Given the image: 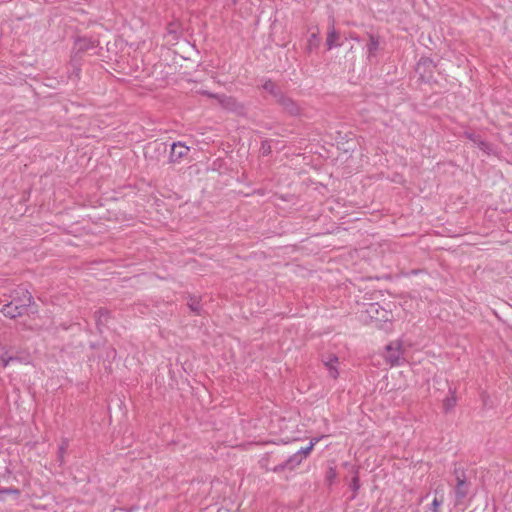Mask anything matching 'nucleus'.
I'll list each match as a JSON object with an SVG mask.
<instances>
[{
    "label": "nucleus",
    "mask_w": 512,
    "mask_h": 512,
    "mask_svg": "<svg viewBox=\"0 0 512 512\" xmlns=\"http://www.w3.org/2000/svg\"><path fill=\"white\" fill-rule=\"evenodd\" d=\"M14 360H16V358H14L12 355H9L7 347L0 345V363L3 365V367H6L10 361Z\"/></svg>",
    "instance_id": "9b49d317"
},
{
    "label": "nucleus",
    "mask_w": 512,
    "mask_h": 512,
    "mask_svg": "<svg viewBox=\"0 0 512 512\" xmlns=\"http://www.w3.org/2000/svg\"><path fill=\"white\" fill-rule=\"evenodd\" d=\"M10 492H17L16 490H11V489H4V490H0V494L2 493H10Z\"/></svg>",
    "instance_id": "393cba45"
},
{
    "label": "nucleus",
    "mask_w": 512,
    "mask_h": 512,
    "mask_svg": "<svg viewBox=\"0 0 512 512\" xmlns=\"http://www.w3.org/2000/svg\"><path fill=\"white\" fill-rule=\"evenodd\" d=\"M189 152V147L185 146L181 142L173 143L171 146V152L169 160L172 163L180 162Z\"/></svg>",
    "instance_id": "39448f33"
},
{
    "label": "nucleus",
    "mask_w": 512,
    "mask_h": 512,
    "mask_svg": "<svg viewBox=\"0 0 512 512\" xmlns=\"http://www.w3.org/2000/svg\"><path fill=\"white\" fill-rule=\"evenodd\" d=\"M263 88H264V90H266L269 93L273 94L275 97L278 96V94L280 93L279 91H276L275 84L273 82H271L270 80L266 81L263 84Z\"/></svg>",
    "instance_id": "2eb2a0df"
},
{
    "label": "nucleus",
    "mask_w": 512,
    "mask_h": 512,
    "mask_svg": "<svg viewBox=\"0 0 512 512\" xmlns=\"http://www.w3.org/2000/svg\"><path fill=\"white\" fill-rule=\"evenodd\" d=\"M189 307L190 309L197 313V314H200L201 313V307H200V304L199 302L195 299V298H191L190 302H189Z\"/></svg>",
    "instance_id": "a211bd4d"
},
{
    "label": "nucleus",
    "mask_w": 512,
    "mask_h": 512,
    "mask_svg": "<svg viewBox=\"0 0 512 512\" xmlns=\"http://www.w3.org/2000/svg\"><path fill=\"white\" fill-rule=\"evenodd\" d=\"M351 486L354 490H357L359 488V478L357 475L353 477Z\"/></svg>",
    "instance_id": "4be33fe9"
},
{
    "label": "nucleus",
    "mask_w": 512,
    "mask_h": 512,
    "mask_svg": "<svg viewBox=\"0 0 512 512\" xmlns=\"http://www.w3.org/2000/svg\"><path fill=\"white\" fill-rule=\"evenodd\" d=\"M24 294V299L21 300V303L19 304L17 301H14V299L3 306L2 313L9 318H15L17 316H21L27 307H29L32 303V296L27 290H21Z\"/></svg>",
    "instance_id": "f257e3e1"
},
{
    "label": "nucleus",
    "mask_w": 512,
    "mask_h": 512,
    "mask_svg": "<svg viewBox=\"0 0 512 512\" xmlns=\"http://www.w3.org/2000/svg\"><path fill=\"white\" fill-rule=\"evenodd\" d=\"M479 148L482 149V150H486L488 148V144L483 142V141H479V144H478Z\"/></svg>",
    "instance_id": "b1692460"
},
{
    "label": "nucleus",
    "mask_w": 512,
    "mask_h": 512,
    "mask_svg": "<svg viewBox=\"0 0 512 512\" xmlns=\"http://www.w3.org/2000/svg\"><path fill=\"white\" fill-rule=\"evenodd\" d=\"M387 355L386 360L392 365H399L400 360L403 358L404 355V348L401 341H394L391 342L386 347Z\"/></svg>",
    "instance_id": "7ed1b4c3"
},
{
    "label": "nucleus",
    "mask_w": 512,
    "mask_h": 512,
    "mask_svg": "<svg viewBox=\"0 0 512 512\" xmlns=\"http://www.w3.org/2000/svg\"><path fill=\"white\" fill-rule=\"evenodd\" d=\"M96 48L95 43L88 38H78L73 47L74 61L82 60L81 54Z\"/></svg>",
    "instance_id": "20e7f679"
},
{
    "label": "nucleus",
    "mask_w": 512,
    "mask_h": 512,
    "mask_svg": "<svg viewBox=\"0 0 512 512\" xmlns=\"http://www.w3.org/2000/svg\"><path fill=\"white\" fill-rule=\"evenodd\" d=\"M340 44V33L335 29L334 24L332 23L327 32L326 37V46L328 49L339 46Z\"/></svg>",
    "instance_id": "0eeeda50"
},
{
    "label": "nucleus",
    "mask_w": 512,
    "mask_h": 512,
    "mask_svg": "<svg viewBox=\"0 0 512 512\" xmlns=\"http://www.w3.org/2000/svg\"><path fill=\"white\" fill-rule=\"evenodd\" d=\"M313 446H314V442H311L308 447L301 448L299 451H297V453H300L302 455V459H304L305 457H307L309 455Z\"/></svg>",
    "instance_id": "6ab92c4d"
},
{
    "label": "nucleus",
    "mask_w": 512,
    "mask_h": 512,
    "mask_svg": "<svg viewBox=\"0 0 512 512\" xmlns=\"http://www.w3.org/2000/svg\"><path fill=\"white\" fill-rule=\"evenodd\" d=\"M380 46L379 37L369 34V43L367 44L368 55L373 56L376 54Z\"/></svg>",
    "instance_id": "9d476101"
},
{
    "label": "nucleus",
    "mask_w": 512,
    "mask_h": 512,
    "mask_svg": "<svg viewBox=\"0 0 512 512\" xmlns=\"http://www.w3.org/2000/svg\"><path fill=\"white\" fill-rule=\"evenodd\" d=\"M320 44V38L318 31H313L310 34V37L307 41V49L312 51L314 48H317Z\"/></svg>",
    "instance_id": "f8f14e48"
},
{
    "label": "nucleus",
    "mask_w": 512,
    "mask_h": 512,
    "mask_svg": "<svg viewBox=\"0 0 512 512\" xmlns=\"http://www.w3.org/2000/svg\"><path fill=\"white\" fill-rule=\"evenodd\" d=\"M68 446H69V442L67 439H63L60 446H59V455H58V458L59 460L62 462L63 461V457H64V454L66 452V450L68 449Z\"/></svg>",
    "instance_id": "dca6fc26"
},
{
    "label": "nucleus",
    "mask_w": 512,
    "mask_h": 512,
    "mask_svg": "<svg viewBox=\"0 0 512 512\" xmlns=\"http://www.w3.org/2000/svg\"><path fill=\"white\" fill-rule=\"evenodd\" d=\"M108 72H109V74L113 75V76H114V77H116L117 79L122 80L120 77L116 76L112 71H108Z\"/></svg>",
    "instance_id": "a878e982"
},
{
    "label": "nucleus",
    "mask_w": 512,
    "mask_h": 512,
    "mask_svg": "<svg viewBox=\"0 0 512 512\" xmlns=\"http://www.w3.org/2000/svg\"><path fill=\"white\" fill-rule=\"evenodd\" d=\"M221 103L228 109H232V107L235 105L234 100L230 97H226L224 100H221Z\"/></svg>",
    "instance_id": "412c9836"
},
{
    "label": "nucleus",
    "mask_w": 512,
    "mask_h": 512,
    "mask_svg": "<svg viewBox=\"0 0 512 512\" xmlns=\"http://www.w3.org/2000/svg\"><path fill=\"white\" fill-rule=\"evenodd\" d=\"M152 148L157 152H165L166 151V145L164 143H157V142L150 143L147 146L146 151H145L146 157L148 156L149 150Z\"/></svg>",
    "instance_id": "ddd939ff"
},
{
    "label": "nucleus",
    "mask_w": 512,
    "mask_h": 512,
    "mask_svg": "<svg viewBox=\"0 0 512 512\" xmlns=\"http://www.w3.org/2000/svg\"><path fill=\"white\" fill-rule=\"evenodd\" d=\"M279 104L283 106V108L288 111L290 114H297L298 107L297 105L288 97L282 95L281 93L276 96Z\"/></svg>",
    "instance_id": "6e6552de"
},
{
    "label": "nucleus",
    "mask_w": 512,
    "mask_h": 512,
    "mask_svg": "<svg viewBox=\"0 0 512 512\" xmlns=\"http://www.w3.org/2000/svg\"><path fill=\"white\" fill-rule=\"evenodd\" d=\"M456 475V486H455V505H459L463 502L469 493L470 483L467 481L464 472L455 470Z\"/></svg>",
    "instance_id": "f03ea898"
},
{
    "label": "nucleus",
    "mask_w": 512,
    "mask_h": 512,
    "mask_svg": "<svg viewBox=\"0 0 512 512\" xmlns=\"http://www.w3.org/2000/svg\"><path fill=\"white\" fill-rule=\"evenodd\" d=\"M324 365L329 371V375L336 379L338 377V370L335 366L338 363V358L334 355H329L326 359L323 360Z\"/></svg>",
    "instance_id": "1a4fd4ad"
},
{
    "label": "nucleus",
    "mask_w": 512,
    "mask_h": 512,
    "mask_svg": "<svg viewBox=\"0 0 512 512\" xmlns=\"http://www.w3.org/2000/svg\"><path fill=\"white\" fill-rule=\"evenodd\" d=\"M100 313V316H99V319H98V324H103V320H102V317H105L108 315V312H103V311H99Z\"/></svg>",
    "instance_id": "5701e85b"
},
{
    "label": "nucleus",
    "mask_w": 512,
    "mask_h": 512,
    "mask_svg": "<svg viewBox=\"0 0 512 512\" xmlns=\"http://www.w3.org/2000/svg\"><path fill=\"white\" fill-rule=\"evenodd\" d=\"M442 503H443L442 497L441 498L435 497L432 501V504L430 505V507H428L426 512H439V508L442 505Z\"/></svg>",
    "instance_id": "4468645a"
},
{
    "label": "nucleus",
    "mask_w": 512,
    "mask_h": 512,
    "mask_svg": "<svg viewBox=\"0 0 512 512\" xmlns=\"http://www.w3.org/2000/svg\"><path fill=\"white\" fill-rule=\"evenodd\" d=\"M302 455L300 453H294L292 456H290L284 463L277 465L273 470L274 472H280L284 469H294L302 462Z\"/></svg>",
    "instance_id": "423d86ee"
},
{
    "label": "nucleus",
    "mask_w": 512,
    "mask_h": 512,
    "mask_svg": "<svg viewBox=\"0 0 512 512\" xmlns=\"http://www.w3.org/2000/svg\"><path fill=\"white\" fill-rule=\"evenodd\" d=\"M456 404V398L454 396L448 397L444 400L443 406L446 411L452 409Z\"/></svg>",
    "instance_id": "f3484780"
},
{
    "label": "nucleus",
    "mask_w": 512,
    "mask_h": 512,
    "mask_svg": "<svg viewBox=\"0 0 512 512\" xmlns=\"http://www.w3.org/2000/svg\"><path fill=\"white\" fill-rule=\"evenodd\" d=\"M21 290H25L24 288H19L18 290L14 291V301H17L19 304L21 303V300L24 299V294Z\"/></svg>",
    "instance_id": "aec40b11"
}]
</instances>
